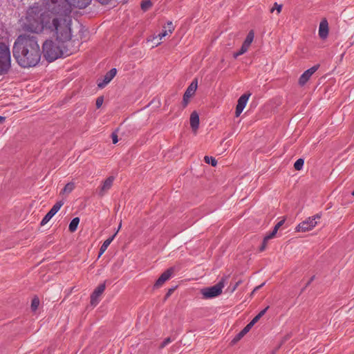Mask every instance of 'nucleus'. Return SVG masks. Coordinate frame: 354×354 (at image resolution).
<instances>
[{"instance_id":"obj_1","label":"nucleus","mask_w":354,"mask_h":354,"mask_svg":"<svg viewBox=\"0 0 354 354\" xmlns=\"http://www.w3.org/2000/svg\"><path fill=\"white\" fill-rule=\"evenodd\" d=\"M48 9L35 17L34 9L29 10L26 27L32 32L46 30L61 41L69 40L72 37L71 13L73 7L86 8L90 0H50Z\"/></svg>"},{"instance_id":"obj_2","label":"nucleus","mask_w":354,"mask_h":354,"mask_svg":"<svg viewBox=\"0 0 354 354\" xmlns=\"http://www.w3.org/2000/svg\"><path fill=\"white\" fill-rule=\"evenodd\" d=\"M12 54L22 68L34 67L41 59V50L36 37L21 35L15 40Z\"/></svg>"},{"instance_id":"obj_3","label":"nucleus","mask_w":354,"mask_h":354,"mask_svg":"<svg viewBox=\"0 0 354 354\" xmlns=\"http://www.w3.org/2000/svg\"><path fill=\"white\" fill-rule=\"evenodd\" d=\"M46 32L50 35H52L54 37H56L52 33H50L46 30L42 31V32ZM40 33H41V32ZM55 39L56 41L47 39L44 42L42 45V53L48 62H51L62 57L69 56L70 55L77 51V47L73 48H68L67 46H64V44L70 41L71 38L69 40L64 42L59 41L57 38Z\"/></svg>"},{"instance_id":"obj_4","label":"nucleus","mask_w":354,"mask_h":354,"mask_svg":"<svg viewBox=\"0 0 354 354\" xmlns=\"http://www.w3.org/2000/svg\"><path fill=\"white\" fill-rule=\"evenodd\" d=\"M12 67L11 52L10 45L5 41H0V75L8 74Z\"/></svg>"},{"instance_id":"obj_5","label":"nucleus","mask_w":354,"mask_h":354,"mask_svg":"<svg viewBox=\"0 0 354 354\" xmlns=\"http://www.w3.org/2000/svg\"><path fill=\"white\" fill-rule=\"evenodd\" d=\"M320 218V214H317L311 217H308L296 227V232H306L312 230L317 225V221Z\"/></svg>"},{"instance_id":"obj_6","label":"nucleus","mask_w":354,"mask_h":354,"mask_svg":"<svg viewBox=\"0 0 354 354\" xmlns=\"http://www.w3.org/2000/svg\"><path fill=\"white\" fill-rule=\"evenodd\" d=\"M224 287L223 281L208 288H205L201 290V293L204 299H211L220 295L222 293V290Z\"/></svg>"},{"instance_id":"obj_7","label":"nucleus","mask_w":354,"mask_h":354,"mask_svg":"<svg viewBox=\"0 0 354 354\" xmlns=\"http://www.w3.org/2000/svg\"><path fill=\"white\" fill-rule=\"evenodd\" d=\"M319 68V65L317 64L311 67L310 68L306 70L299 77V84L301 86H304L308 81L310 79L312 75L318 70Z\"/></svg>"},{"instance_id":"obj_8","label":"nucleus","mask_w":354,"mask_h":354,"mask_svg":"<svg viewBox=\"0 0 354 354\" xmlns=\"http://www.w3.org/2000/svg\"><path fill=\"white\" fill-rule=\"evenodd\" d=\"M250 95L251 93H245L239 98L235 110L236 117H239L241 115L244 108L245 107Z\"/></svg>"},{"instance_id":"obj_9","label":"nucleus","mask_w":354,"mask_h":354,"mask_svg":"<svg viewBox=\"0 0 354 354\" xmlns=\"http://www.w3.org/2000/svg\"><path fill=\"white\" fill-rule=\"evenodd\" d=\"M174 272V268H169L167 270H165L157 279L154 284L155 288H158L160 286H162L165 282H166L167 280L170 279V277L172 276V274Z\"/></svg>"},{"instance_id":"obj_10","label":"nucleus","mask_w":354,"mask_h":354,"mask_svg":"<svg viewBox=\"0 0 354 354\" xmlns=\"http://www.w3.org/2000/svg\"><path fill=\"white\" fill-rule=\"evenodd\" d=\"M64 205L62 201L57 202L53 207L50 209V211L46 214V216L43 218L41 225H46L52 217L59 210L62 206Z\"/></svg>"},{"instance_id":"obj_11","label":"nucleus","mask_w":354,"mask_h":354,"mask_svg":"<svg viewBox=\"0 0 354 354\" xmlns=\"http://www.w3.org/2000/svg\"><path fill=\"white\" fill-rule=\"evenodd\" d=\"M115 178L113 176H109L106 178L102 183V185L99 187L98 194L100 196H103L104 194L111 188Z\"/></svg>"},{"instance_id":"obj_12","label":"nucleus","mask_w":354,"mask_h":354,"mask_svg":"<svg viewBox=\"0 0 354 354\" xmlns=\"http://www.w3.org/2000/svg\"><path fill=\"white\" fill-rule=\"evenodd\" d=\"M105 290V284L102 283L100 284L93 292L91 296V304L93 306H96L98 302L99 299L98 298L100 297V295L103 293V292Z\"/></svg>"},{"instance_id":"obj_13","label":"nucleus","mask_w":354,"mask_h":354,"mask_svg":"<svg viewBox=\"0 0 354 354\" xmlns=\"http://www.w3.org/2000/svg\"><path fill=\"white\" fill-rule=\"evenodd\" d=\"M117 71L115 68L111 69L104 77L102 82H98L97 86L100 88H103L106 84H108L111 80L115 76Z\"/></svg>"},{"instance_id":"obj_14","label":"nucleus","mask_w":354,"mask_h":354,"mask_svg":"<svg viewBox=\"0 0 354 354\" xmlns=\"http://www.w3.org/2000/svg\"><path fill=\"white\" fill-rule=\"evenodd\" d=\"M328 23L326 19L321 21L319 27V36L321 39H325L328 35Z\"/></svg>"},{"instance_id":"obj_15","label":"nucleus","mask_w":354,"mask_h":354,"mask_svg":"<svg viewBox=\"0 0 354 354\" xmlns=\"http://www.w3.org/2000/svg\"><path fill=\"white\" fill-rule=\"evenodd\" d=\"M190 126L194 133H196L199 127V115L196 111H193L190 115Z\"/></svg>"},{"instance_id":"obj_16","label":"nucleus","mask_w":354,"mask_h":354,"mask_svg":"<svg viewBox=\"0 0 354 354\" xmlns=\"http://www.w3.org/2000/svg\"><path fill=\"white\" fill-rule=\"evenodd\" d=\"M254 32L252 30H251L248 32L245 39L244 40V41L242 44V46L241 48H242V51H245V52L248 51L251 44L252 43V41L254 40Z\"/></svg>"},{"instance_id":"obj_17","label":"nucleus","mask_w":354,"mask_h":354,"mask_svg":"<svg viewBox=\"0 0 354 354\" xmlns=\"http://www.w3.org/2000/svg\"><path fill=\"white\" fill-rule=\"evenodd\" d=\"M197 87L198 80L197 79H194L187 87L184 95H186V97H192L195 94Z\"/></svg>"},{"instance_id":"obj_18","label":"nucleus","mask_w":354,"mask_h":354,"mask_svg":"<svg viewBox=\"0 0 354 354\" xmlns=\"http://www.w3.org/2000/svg\"><path fill=\"white\" fill-rule=\"evenodd\" d=\"M175 29V27L173 25V23L171 21H169L167 22V29H165L162 30V32H160L159 35H158V37L162 39L163 37H166V36H169L171 35V33L173 32V31Z\"/></svg>"},{"instance_id":"obj_19","label":"nucleus","mask_w":354,"mask_h":354,"mask_svg":"<svg viewBox=\"0 0 354 354\" xmlns=\"http://www.w3.org/2000/svg\"><path fill=\"white\" fill-rule=\"evenodd\" d=\"M75 187V184L73 182L67 183L63 189L61 191L60 194L62 196H68L71 194Z\"/></svg>"},{"instance_id":"obj_20","label":"nucleus","mask_w":354,"mask_h":354,"mask_svg":"<svg viewBox=\"0 0 354 354\" xmlns=\"http://www.w3.org/2000/svg\"><path fill=\"white\" fill-rule=\"evenodd\" d=\"M250 326L248 324L241 331L239 332L236 336L232 339V342L233 344L239 342L242 337H243L251 329Z\"/></svg>"},{"instance_id":"obj_21","label":"nucleus","mask_w":354,"mask_h":354,"mask_svg":"<svg viewBox=\"0 0 354 354\" xmlns=\"http://www.w3.org/2000/svg\"><path fill=\"white\" fill-rule=\"evenodd\" d=\"M115 235L116 234H115L112 237H110L104 241L100 249V252L98 255L99 257L106 250L107 248L111 244Z\"/></svg>"},{"instance_id":"obj_22","label":"nucleus","mask_w":354,"mask_h":354,"mask_svg":"<svg viewBox=\"0 0 354 354\" xmlns=\"http://www.w3.org/2000/svg\"><path fill=\"white\" fill-rule=\"evenodd\" d=\"M80 223V218L78 217L74 218L70 223L68 230L71 232L76 231L77 225Z\"/></svg>"},{"instance_id":"obj_23","label":"nucleus","mask_w":354,"mask_h":354,"mask_svg":"<svg viewBox=\"0 0 354 354\" xmlns=\"http://www.w3.org/2000/svg\"><path fill=\"white\" fill-rule=\"evenodd\" d=\"M204 160L207 164H210L213 167H216L217 165V160L212 156H205Z\"/></svg>"},{"instance_id":"obj_24","label":"nucleus","mask_w":354,"mask_h":354,"mask_svg":"<svg viewBox=\"0 0 354 354\" xmlns=\"http://www.w3.org/2000/svg\"><path fill=\"white\" fill-rule=\"evenodd\" d=\"M304 159L302 158H299L294 164V168L297 170V171H299L302 169L303 167V165H304Z\"/></svg>"},{"instance_id":"obj_25","label":"nucleus","mask_w":354,"mask_h":354,"mask_svg":"<svg viewBox=\"0 0 354 354\" xmlns=\"http://www.w3.org/2000/svg\"><path fill=\"white\" fill-rule=\"evenodd\" d=\"M151 6V3L149 0H143L141 3V8L146 11Z\"/></svg>"},{"instance_id":"obj_26","label":"nucleus","mask_w":354,"mask_h":354,"mask_svg":"<svg viewBox=\"0 0 354 354\" xmlns=\"http://www.w3.org/2000/svg\"><path fill=\"white\" fill-rule=\"evenodd\" d=\"M39 305V299L38 297H35L31 302V308L33 311H35Z\"/></svg>"},{"instance_id":"obj_27","label":"nucleus","mask_w":354,"mask_h":354,"mask_svg":"<svg viewBox=\"0 0 354 354\" xmlns=\"http://www.w3.org/2000/svg\"><path fill=\"white\" fill-rule=\"evenodd\" d=\"M281 9H282V5H279L277 3H274V7L272 8H271V10H270V12H273L274 11V10H276L277 12V14H279L281 11Z\"/></svg>"},{"instance_id":"obj_28","label":"nucleus","mask_w":354,"mask_h":354,"mask_svg":"<svg viewBox=\"0 0 354 354\" xmlns=\"http://www.w3.org/2000/svg\"><path fill=\"white\" fill-rule=\"evenodd\" d=\"M171 342V339L170 337L166 338L160 345L159 348L160 349L163 348L165 346H166L168 344H169Z\"/></svg>"},{"instance_id":"obj_29","label":"nucleus","mask_w":354,"mask_h":354,"mask_svg":"<svg viewBox=\"0 0 354 354\" xmlns=\"http://www.w3.org/2000/svg\"><path fill=\"white\" fill-rule=\"evenodd\" d=\"M260 317L257 315H256L253 319L248 324V326H250V328H252L259 319H260Z\"/></svg>"},{"instance_id":"obj_30","label":"nucleus","mask_w":354,"mask_h":354,"mask_svg":"<svg viewBox=\"0 0 354 354\" xmlns=\"http://www.w3.org/2000/svg\"><path fill=\"white\" fill-rule=\"evenodd\" d=\"M277 232H275V230H273V231L271 233H270L268 235L264 237V239H266V241H268L270 239H272L275 236Z\"/></svg>"},{"instance_id":"obj_31","label":"nucleus","mask_w":354,"mask_h":354,"mask_svg":"<svg viewBox=\"0 0 354 354\" xmlns=\"http://www.w3.org/2000/svg\"><path fill=\"white\" fill-rule=\"evenodd\" d=\"M277 232H275V230H273V231L271 233H270L268 235L264 237V239H266V241H268L270 239H272L275 236Z\"/></svg>"},{"instance_id":"obj_32","label":"nucleus","mask_w":354,"mask_h":354,"mask_svg":"<svg viewBox=\"0 0 354 354\" xmlns=\"http://www.w3.org/2000/svg\"><path fill=\"white\" fill-rule=\"evenodd\" d=\"M102 103H103V97H97L96 100L97 108H100L102 106Z\"/></svg>"},{"instance_id":"obj_33","label":"nucleus","mask_w":354,"mask_h":354,"mask_svg":"<svg viewBox=\"0 0 354 354\" xmlns=\"http://www.w3.org/2000/svg\"><path fill=\"white\" fill-rule=\"evenodd\" d=\"M191 97H186V95H183V107H186L187 105L189 103V99Z\"/></svg>"},{"instance_id":"obj_34","label":"nucleus","mask_w":354,"mask_h":354,"mask_svg":"<svg viewBox=\"0 0 354 354\" xmlns=\"http://www.w3.org/2000/svg\"><path fill=\"white\" fill-rule=\"evenodd\" d=\"M285 220H282L279 222H278L276 225L274 226V230H275V232H277L278 230L279 229V227L283 224Z\"/></svg>"},{"instance_id":"obj_35","label":"nucleus","mask_w":354,"mask_h":354,"mask_svg":"<svg viewBox=\"0 0 354 354\" xmlns=\"http://www.w3.org/2000/svg\"><path fill=\"white\" fill-rule=\"evenodd\" d=\"M267 243H268V241H266L265 239H263V243H262V245L260 247V249L259 250L261 252L263 251L266 250V247H267Z\"/></svg>"},{"instance_id":"obj_36","label":"nucleus","mask_w":354,"mask_h":354,"mask_svg":"<svg viewBox=\"0 0 354 354\" xmlns=\"http://www.w3.org/2000/svg\"><path fill=\"white\" fill-rule=\"evenodd\" d=\"M111 138H112L113 143L116 144L118 141L117 134L115 133H113L111 135Z\"/></svg>"},{"instance_id":"obj_37","label":"nucleus","mask_w":354,"mask_h":354,"mask_svg":"<svg viewBox=\"0 0 354 354\" xmlns=\"http://www.w3.org/2000/svg\"><path fill=\"white\" fill-rule=\"evenodd\" d=\"M245 53H246V52L242 51V48H241L239 51H238L237 53H235L234 54V57L237 58L239 55H241L244 54Z\"/></svg>"},{"instance_id":"obj_38","label":"nucleus","mask_w":354,"mask_h":354,"mask_svg":"<svg viewBox=\"0 0 354 354\" xmlns=\"http://www.w3.org/2000/svg\"><path fill=\"white\" fill-rule=\"evenodd\" d=\"M245 53H246V52L242 51V48H241L239 51H238L237 53H235L234 54V57L237 58L239 55H241L244 54Z\"/></svg>"},{"instance_id":"obj_39","label":"nucleus","mask_w":354,"mask_h":354,"mask_svg":"<svg viewBox=\"0 0 354 354\" xmlns=\"http://www.w3.org/2000/svg\"><path fill=\"white\" fill-rule=\"evenodd\" d=\"M245 53H246V52L242 51V48H241L239 51H238L237 53H235L234 54V57L237 58L239 55H241L244 54Z\"/></svg>"},{"instance_id":"obj_40","label":"nucleus","mask_w":354,"mask_h":354,"mask_svg":"<svg viewBox=\"0 0 354 354\" xmlns=\"http://www.w3.org/2000/svg\"><path fill=\"white\" fill-rule=\"evenodd\" d=\"M269 308V306H267L266 308H264L263 310H262L259 314L258 315L261 317H262L265 313H266V311L268 310V309Z\"/></svg>"},{"instance_id":"obj_41","label":"nucleus","mask_w":354,"mask_h":354,"mask_svg":"<svg viewBox=\"0 0 354 354\" xmlns=\"http://www.w3.org/2000/svg\"><path fill=\"white\" fill-rule=\"evenodd\" d=\"M98 2H100L102 4H106L108 3L111 0H97Z\"/></svg>"},{"instance_id":"obj_42","label":"nucleus","mask_w":354,"mask_h":354,"mask_svg":"<svg viewBox=\"0 0 354 354\" xmlns=\"http://www.w3.org/2000/svg\"><path fill=\"white\" fill-rule=\"evenodd\" d=\"M173 290H174L173 289H169V291H168V292H167V295H166V297H169V296H170V295L172 293Z\"/></svg>"},{"instance_id":"obj_43","label":"nucleus","mask_w":354,"mask_h":354,"mask_svg":"<svg viewBox=\"0 0 354 354\" xmlns=\"http://www.w3.org/2000/svg\"><path fill=\"white\" fill-rule=\"evenodd\" d=\"M264 285V283H262L261 285L259 286H257L254 290H253V292H255L256 290H259L260 288H261Z\"/></svg>"},{"instance_id":"obj_44","label":"nucleus","mask_w":354,"mask_h":354,"mask_svg":"<svg viewBox=\"0 0 354 354\" xmlns=\"http://www.w3.org/2000/svg\"><path fill=\"white\" fill-rule=\"evenodd\" d=\"M5 120V118L0 116V123L3 122Z\"/></svg>"},{"instance_id":"obj_45","label":"nucleus","mask_w":354,"mask_h":354,"mask_svg":"<svg viewBox=\"0 0 354 354\" xmlns=\"http://www.w3.org/2000/svg\"><path fill=\"white\" fill-rule=\"evenodd\" d=\"M240 283H241L240 281H238V282L236 283V285H235V286H234V288L233 290H234L237 288V286L240 284Z\"/></svg>"},{"instance_id":"obj_46","label":"nucleus","mask_w":354,"mask_h":354,"mask_svg":"<svg viewBox=\"0 0 354 354\" xmlns=\"http://www.w3.org/2000/svg\"><path fill=\"white\" fill-rule=\"evenodd\" d=\"M121 226H122V221H120V224H119V225H118V230H119L120 229ZM118 231H117L115 234H117V233H118Z\"/></svg>"},{"instance_id":"obj_47","label":"nucleus","mask_w":354,"mask_h":354,"mask_svg":"<svg viewBox=\"0 0 354 354\" xmlns=\"http://www.w3.org/2000/svg\"><path fill=\"white\" fill-rule=\"evenodd\" d=\"M352 195L354 196V191L352 192Z\"/></svg>"}]
</instances>
